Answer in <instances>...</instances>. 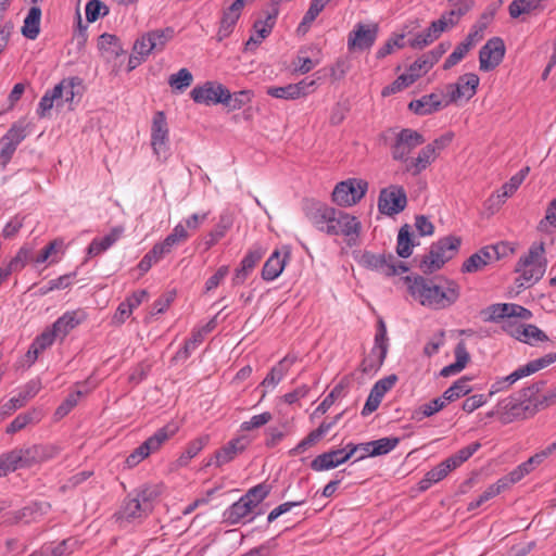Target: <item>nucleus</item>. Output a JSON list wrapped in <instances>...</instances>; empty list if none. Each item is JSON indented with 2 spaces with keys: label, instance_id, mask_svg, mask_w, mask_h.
I'll list each match as a JSON object with an SVG mask.
<instances>
[{
  "label": "nucleus",
  "instance_id": "obj_29",
  "mask_svg": "<svg viewBox=\"0 0 556 556\" xmlns=\"http://www.w3.org/2000/svg\"><path fill=\"white\" fill-rule=\"evenodd\" d=\"M40 20H41V9L37 5H33L22 26V35L30 40H35L40 33Z\"/></svg>",
  "mask_w": 556,
  "mask_h": 556
},
{
  "label": "nucleus",
  "instance_id": "obj_40",
  "mask_svg": "<svg viewBox=\"0 0 556 556\" xmlns=\"http://www.w3.org/2000/svg\"><path fill=\"white\" fill-rule=\"evenodd\" d=\"M544 460L542 458V455L539 453H535L532 455L528 460L517 466L514 470L509 472L511 476V479L517 483L519 482L525 476L529 475L535 466L542 464Z\"/></svg>",
  "mask_w": 556,
  "mask_h": 556
},
{
  "label": "nucleus",
  "instance_id": "obj_62",
  "mask_svg": "<svg viewBox=\"0 0 556 556\" xmlns=\"http://www.w3.org/2000/svg\"><path fill=\"white\" fill-rule=\"evenodd\" d=\"M18 452L22 457L24 468H29L35 464L41 463L36 444L28 447L18 448Z\"/></svg>",
  "mask_w": 556,
  "mask_h": 556
},
{
  "label": "nucleus",
  "instance_id": "obj_34",
  "mask_svg": "<svg viewBox=\"0 0 556 556\" xmlns=\"http://www.w3.org/2000/svg\"><path fill=\"white\" fill-rule=\"evenodd\" d=\"M329 425H319L317 429L311 431L300 443L289 451L290 456H296L304 453L308 447L316 444L324 434L328 432Z\"/></svg>",
  "mask_w": 556,
  "mask_h": 556
},
{
  "label": "nucleus",
  "instance_id": "obj_54",
  "mask_svg": "<svg viewBox=\"0 0 556 556\" xmlns=\"http://www.w3.org/2000/svg\"><path fill=\"white\" fill-rule=\"evenodd\" d=\"M85 12L87 21L93 23L100 16H105L109 13V8L100 0H89Z\"/></svg>",
  "mask_w": 556,
  "mask_h": 556
},
{
  "label": "nucleus",
  "instance_id": "obj_32",
  "mask_svg": "<svg viewBox=\"0 0 556 556\" xmlns=\"http://www.w3.org/2000/svg\"><path fill=\"white\" fill-rule=\"evenodd\" d=\"M64 86L55 85L52 89L45 92L37 108L39 117H46L47 113L53 108L54 101L62 100Z\"/></svg>",
  "mask_w": 556,
  "mask_h": 556
},
{
  "label": "nucleus",
  "instance_id": "obj_17",
  "mask_svg": "<svg viewBox=\"0 0 556 556\" xmlns=\"http://www.w3.org/2000/svg\"><path fill=\"white\" fill-rule=\"evenodd\" d=\"M448 104V100L443 102L442 94L432 92L430 94L422 96L420 99L410 101L408 109L417 115H429L440 111Z\"/></svg>",
  "mask_w": 556,
  "mask_h": 556
},
{
  "label": "nucleus",
  "instance_id": "obj_13",
  "mask_svg": "<svg viewBox=\"0 0 556 556\" xmlns=\"http://www.w3.org/2000/svg\"><path fill=\"white\" fill-rule=\"evenodd\" d=\"M325 232L329 236H345L352 235L358 237L361 232V223L355 216H352L341 210L334 208L333 222H329L326 226Z\"/></svg>",
  "mask_w": 556,
  "mask_h": 556
},
{
  "label": "nucleus",
  "instance_id": "obj_39",
  "mask_svg": "<svg viewBox=\"0 0 556 556\" xmlns=\"http://www.w3.org/2000/svg\"><path fill=\"white\" fill-rule=\"evenodd\" d=\"M480 447H481V444L479 442H473V443L460 448L458 452H456L452 456L447 457L445 460L450 465V467L454 470L457 467H459L463 463L468 460Z\"/></svg>",
  "mask_w": 556,
  "mask_h": 556
},
{
  "label": "nucleus",
  "instance_id": "obj_19",
  "mask_svg": "<svg viewBox=\"0 0 556 556\" xmlns=\"http://www.w3.org/2000/svg\"><path fill=\"white\" fill-rule=\"evenodd\" d=\"M98 48L106 62H115L126 53L121 39L112 34L104 33L98 39Z\"/></svg>",
  "mask_w": 556,
  "mask_h": 556
},
{
  "label": "nucleus",
  "instance_id": "obj_6",
  "mask_svg": "<svg viewBox=\"0 0 556 556\" xmlns=\"http://www.w3.org/2000/svg\"><path fill=\"white\" fill-rule=\"evenodd\" d=\"M389 132L394 134V140L390 147L391 155L394 161L405 163L409 153L426 141L425 137L419 131L410 128H403L397 132H395V129H389Z\"/></svg>",
  "mask_w": 556,
  "mask_h": 556
},
{
  "label": "nucleus",
  "instance_id": "obj_14",
  "mask_svg": "<svg viewBox=\"0 0 556 556\" xmlns=\"http://www.w3.org/2000/svg\"><path fill=\"white\" fill-rule=\"evenodd\" d=\"M478 86L479 76L477 74L467 73L459 76L457 83L446 86L450 97L448 102L455 103L462 98L471 99L476 94Z\"/></svg>",
  "mask_w": 556,
  "mask_h": 556
},
{
  "label": "nucleus",
  "instance_id": "obj_24",
  "mask_svg": "<svg viewBox=\"0 0 556 556\" xmlns=\"http://www.w3.org/2000/svg\"><path fill=\"white\" fill-rule=\"evenodd\" d=\"M346 463L343 457V451L340 448L330 450L318 456L311 462V468L314 471H323L336 468Z\"/></svg>",
  "mask_w": 556,
  "mask_h": 556
},
{
  "label": "nucleus",
  "instance_id": "obj_28",
  "mask_svg": "<svg viewBox=\"0 0 556 556\" xmlns=\"http://www.w3.org/2000/svg\"><path fill=\"white\" fill-rule=\"evenodd\" d=\"M253 510L254 508L250 502H248L244 496H241L239 501L225 510L224 521L229 525H237L249 514L253 513Z\"/></svg>",
  "mask_w": 556,
  "mask_h": 556
},
{
  "label": "nucleus",
  "instance_id": "obj_21",
  "mask_svg": "<svg viewBox=\"0 0 556 556\" xmlns=\"http://www.w3.org/2000/svg\"><path fill=\"white\" fill-rule=\"evenodd\" d=\"M86 318L83 311H72L64 313L53 324L52 329L61 339L65 338L71 330L80 325Z\"/></svg>",
  "mask_w": 556,
  "mask_h": 556
},
{
  "label": "nucleus",
  "instance_id": "obj_22",
  "mask_svg": "<svg viewBox=\"0 0 556 556\" xmlns=\"http://www.w3.org/2000/svg\"><path fill=\"white\" fill-rule=\"evenodd\" d=\"M290 258V250L286 248L285 254L281 257L280 252L276 250L265 262L262 269V278L266 281H271L280 276L287 260Z\"/></svg>",
  "mask_w": 556,
  "mask_h": 556
},
{
  "label": "nucleus",
  "instance_id": "obj_52",
  "mask_svg": "<svg viewBox=\"0 0 556 556\" xmlns=\"http://www.w3.org/2000/svg\"><path fill=\"white\" fill-rule=\"evenodd\" d=\"M539 4L540 0H514L508 7L509 15L513 18H517L521 14L530 13Z\"/></svg>",
  "mask_w": 556,
  "mask_h": 556
},
{
  "label": "nucleus",
  "instance_id": "obj_35",
  "mask_svg": "<svg viewBox=\"0 0 556 556\" xmlns=\"http://www.w3.org/2000/svg\"><path fill=\"white\" fill-rule=\"evenodd\" d=\"M20 468H24L18 448L0 455V477H5Z\"/></svg>",
  "mask_w": 556,
  "mask_h": 556
},
{
  "label": "nucleus",
  "instance_id": "obj_47",
  "mask_svg": "<svg viewBox=\"0 0 556 556\" xmlns=\"http://www.w3.org/2000/svg\"><path fill=\"white\" fill-rule=\"evenodd\" d=\"M250 100V91L242 90L239 92L231 93L229 89H227L223 105L228 108L230 111H235L241 109Z\"/></svg>",
  "mask_w": 556,
  "mask_h": 556
},
{
  "label": "nucleus",
  "instance_id": "obj_8",
  "mask_svg": "<svg viewBox=\"0 0 556 556\" xmlns=\"http://www.w3.org/2000/svg\"><path fill=\"white\" fill-rule=\"evenodd\" d=\"M367 189L366 180L350 178L337 184L332 191V201L340 206H352L365 197Z\"/></svg>",
  "mask_w": 556,
  "mask_h": 556
},
{
  "label": "nucleus",
  "instance_id": "obj_18",
  "mask_svg": "<svg viewBox=\"0 0 556 556\" xmlns=\"http://www.w3.org/2000/svg\"><path fill=\"white\" fill-rule=\"evenodd\" d=\"M437 155L434 144H427L416 157L407 159L404 170L412 176H417L437 159Z\"/></svg>",
  "mask_w": 556,
  "mask_h": 556
},
{
  "label": "nucleus",
  "instance_id": "obj_15",
  "mask_svg": "<svg viewBox=\"0 0 556 556\" xmlns=\"http://www.w3.org/2000/svg\"><path fill=\"white\" fill-rule=\"evenodd\" d=\"M359 264L367 269L380 271L387 277L396 275L395 256L391 253L375 254L365 251L361 256Z\"/></svg>",
  "mask_w": 556,
  "mask_h": 556
},
{
  "label": "nucleus",
  "instance_id": "obj_46",
  "mask_svg": "<svg viewBox=\"0 0 556 556\" xmlns=\"http://www.w3.org/2000/svg\"><path fill=\"white\" fill-rule=\"evenodd\" d=\"M446 405V402L443 400V397H435L431 400L430 402L420 405L414 413V418L417 420H421L425 417H430L434 415L435 413L443 409Z\"/></svg>",
  "mask_w": 556,
  "mask_h": 556
},
{
  "label": "nucleus",
  "instance_id": "obj_31",
  "mask_svg": "<svg viewBox=\"0 0 556 556\" xmlns=\"http://www.w3.org/2000/svg\"><path fill=\"white\" fill-rule=\"evenodd\" d=\"M244 450V444L242 443V439L237 438L229 441L225 446L216 451L215 453V464L217 467H220L229 462H231L238 453Z\"/></svg>",
  "mask_w": 556,
  "mask_h": 556
},
{
  "label": "nucleus",
  "instance_id": "obj_9",
  "mask_svg": "<svg viewBox=\"0 0 556 556\" xmlns=\"http://www.w3.org/2000/svg\"><path fill=\"white\" fill-rule=\"evenodd\" d=\"M407 205L406 191L402 186L390 185L381 189L378 198V210L387 216H394L405 210Z\"/></svg>",
  "mask_w": 556,
  "mask_h": 556
},
{
  "label": "nucleus",
  "instance_id": "obj_51",
  "mask_svg": "<svg viewBox=\"0 0 556 556\" xmlns=\"http://www.w3.org/2000/svg\"><path fill=\"white\" fill-rule=\"evenodd\" d=\"M264 18H258L253 24V29L260 38H266L270 35L276 24V13H265Z\"/></svg>",
  "mask_w": 556,
  "mask_h": 556
},
{
  "label": "nucleus",
  "instance_id": "obj_38",
  "mask_svg": "<svg viewBox=\"0 0 556 556\" xmlns=\"http://www.w3.org/2000/svg\"><path fill=\"white\" fill-rule=\"evenodd\" d=\"M207 214H193L186 220V226L182 224L176 225L175 236H176V242L185 241L189 237V230H197L200 226V224L206 219Z\"/></svg>",
  "mask_w": 556,
  "mask_h": 556
},
{
  "label": "nucleus",
  "instance_id": "obj_55",
  "mask_svg": "<svg viewBox=\"0 0 556 556\" xmlns=\"http://www.w3.org/2000/svg\"><path fill=\"white\" fill-rule=\"evenodd\" d=\"M345 387H346V383L344 382V380L340 381L330 391V393L323 400V402L316 408V413L325 414L333 405L336 400L342 395Z\"/></svg>",
  "mask_w": 556,
  "mask_h": 556
},
{
  "label": "nucleus",
  "instance_id": "obj_25",
  "mask_svg": "<svg viewBox=\"0 0 556 556\" xmlns=\"http://www.w3.org/2000/svg\"><path fill=\"white\" fill-rule=\"evenodd\" d=\"M264 255V250L262 248H256L248 252V254L241 261L240 267L236 269V274L233 277V283L240 285L243 283L247 279L248 275L252 271V269L256 266V264L262 260Z\"/></svg>",
  "mask_w": 556,
  "mask_h": 556
},
{
  "label": "nucleus",
  "instance_id": "obj_63",
  "mask_svg": "<svg viewBox=\"0 0 556 556\" xmlns=\"http://www.w3.org/2000/svg\"><path fill=\"white\" fill-rule=\"evenodd\" d=\"M432 68L431 63L428 61V59L422 54L419 56L413 64L409 65L408 72L412 75H415L414 77L416 79L420 78L425 74H427Z\"/></svg>",
  "mask_w": 556,
  "mask_h": 556
},
{
  "label": "nucleus",
  "instance_id": "obj_42",
  "mask_svg": "<svg viewBox=\"0 0 556 556\" xmlns=\"http://www.w3.org/2000/svg\"><path fill=\"white\" fill-rule=\"evenodd\" d=\"M210 441L207 434L201 435L195 440L191 441L186 451L179 456L178 463L180 466H185L188 462L193 458Z\"/></svg>",
  "mask_w": 556,
  "mask_h": 556
},
{
  "label": "nucleus",
  "instance_id": "obj_23",
  "mask_svg": "<svg viewBox=\"0 0 556 556\" xmlns=\"http://www.w3.org/2000/svg\"><path fill=\"white\" fill-rule=\"evenodd\" d=\"M124 231L125 228L118 225L113 227L103 238H94L88 245L87 254L89 256H97L106 251L123 236Z\"/></svg>",
  "mask_w": 556,
  "mask_h": 556
},
{
  "label": "nucleus",
  "instance_id": "obj_12",
  "mask_svg": "<svg viewBox=\"0 0 556 556\" xmlns=\"http://www.w3.org/2000/svg\"><path fill=\"white\" fill-rule=\"evenodd\" d=\"M227 88L214 80L205 81L201 86H195L191 92V99L199 104L216 105L223 104Z\"/></svg>",
  "mask_w": 556,
  "mask_h": 556
},
{
  "label": "nucleus",
  "instance_id": "obj_37",
  "mask_svg": "<svg viewBox=\"0 0 556 556\" xmlns=\"http://www.w3.org/2000/svg\"><path fill=\"white\" fill-rule=\"evenodd\" d=\"M509 303L492 304L481 311L484 321L498 323L508 318Z\"/></svg>",
  "mask_w": 556,
  "mask_h": 556
},
{
  "label": "nucleus",
  "instance_id": "obj_57",
  "mask_svg": "<svg viewBox=\"0 0 556 556\" xmlns=\"http://www.w3.org/2000/svg\"><path fill=\"white\" fill-rule=\"evenodd\" d=\"M556 362V352L546 354L540 358L533 359L528 364L523 365L528 376L552 365Z\"/></svg>",
  "mask_w": 556,
  "mask_h": 556
},
{
  "label": "nucleus",
  "instance_id": "obj_3",
  "mask_svg": "<svg viewBox=\"0 0 556 556\" xmlns=\"http://www.w3.org/2000/svg\"><path fill=\"white\" fill-rule=\"evenodd\" d=\"M460 244L462 238L452 235L433 242L430 247L429 253L420 261V270L424 274L429 275L441 269L446 262L455 256Z\"/></svg>",
  "mask_w": 556,
  "mask_h": 556
},
{
  "label": "nucleus",
  "instance_id": "obj_16",
  "mask_svg": "<svg viewBox=\"0 0 556 556\" xmlns=\"http://www.w3.org/2000/svg\"><path fill=\"white\" fill-rule=\"evenodd\" d=\"M378 26L374 25L371 28L366 29L365 25L357 24L356 28L350 33L348 39L349 50H367L369 49L377 38Z\"/></svg>",
  "mask_w": 556,
  "mask_h": 556
},
{
  "label": "nucleus",
  "instance_id": "obj_7",
  "mask_svg": "<svg viewBox=\"0 0 556 556\" xmlns=\"http://www.w3.org/2000/svg\"><path fill=\"white\" fill-rule=\"evenodd\" d=\"M174 434L170 425L160 428L153 435L136 447L126 458L125 464L128 468H134L146 459L150 454L155 453Z\"/></svg>",
  "mask_w": 556,
  "mask_h": 556
},
{
  "label": "nucleus",
  "instance_id": "obj_10",
  "mask_svg": "<svg viewBox=\"0 0 556 556\" xmlns=\"http://www.w3.org/2000/svg\"><path fill=\"white\" fill-rule=\"evenodd\" d=\"M169 129L164 112L157 111L152 119L151 125V146L159 159L167 160L168 157V138Z\"/></svg>",
  "mask_w": 556,
  "mask_h": 556
},
{
  "label": "nucleus",
  "instance_id": "obj_50",
  "mask_svg": "<svg viewBox=\"0 0 556 556\" xmlns=\"http://www.w3.org/2000/svg\"><path fill=\"white\" fill-rule=\"evenodd\" d=\"M386 357H387V355H386L384 349H382V351L376 352V353H374V349H372L370 354L362 361V364H361L362 371L364 374H369L372 370H375V371L378 370L382 366Z\"/></svg>",
  "mask_w": 556,
  "mask_h": 556
},
{
  "label": "nucleus",
  "instance_id": "obj_56",
  "mask_svg": "<svg viewBox=\"0 0 556 556\" xmlns=\"http://www.w3.org/2000/svg\"><path fill=\"white\" fill-rule=\"evenodd\" d=\"M503 0H497L490 3L484 12L480 15L479 20L475 23L476 28L485 30L489 24L493 21L496 12L502 7Z\"/></svg>",
  "mask_w": 556,
  "mask_h": 556
},
{
  "label": "nucleus",
  "instance_id": "obj_33",
  "mask_svg": "<svg viewBox=\"0 0 556 556\" xmlns=\"http://www.w3.org/2000/svg\"><path fill=\"white\" fill-rule=\"evenodd\" d=\"M415 243L413 240V232L408 224L403 225L397 235L396 253L400 257L407 258L413 253Z\"/></svg>",
  "mask_w": 556,
  "mask_h": 556
},
{
  "label": "nucleus",
  "instance_id": "obj_58",
  "mask_svg": "<svg viewBox=\"0 0 556 556\" xmlns=\"http://www.w3.org/2000/svg\"><path fill=\"white\" fill-rule=\"evenodd\" d=\"M81 395L83 392L79 390L70 393L62 402V404L56 408L55 416L59 418L66 416L77 405Z\"/></svg>",
  "mask_w": 556,
  "mask_h": 556
},
{
  "label": "nucleus",
  "instance_id": "obj_43",
  "mask_svg": "<svg viewBox=\"0 0 556 556\" xmlns=\"http://www.w3.org/2000/svg\"><path fill=\"white\" fill-rule=\"evenodd\" d=\"M75 544V540L65 539L58 544H45L41 548L45 556H64L73 552Z\"/></svg>",
  "mask_w": 556,
  "mask_h": 556
},
{
  "label": "nucleus",
  "instance_id": "obj_44",
  "mask_svg": "<svg viewBox=\"0 0 556 556\" xmlns=\"http://www.w3.org/2000/svg\"><path fill=\"white\" fill-rule=\"evenodd\" d=\"M399 443L400 438L397 437L381 438L378 440L369 441V444L372 445V448L370 451L371 457L388 454L393 448H395Z\"/></svg>",
  "mask_w": 556,
  "mask_h": 556
},
{
  "label": "nucleus",
  "instance_id": "obj_64",
  "mask_svg": "<svg viewBox=\"0 0 556 556\" xmlns=\"http://www.w3.org/2000/svg\"><path fill=\"white\" fill-rule=\"evenodd\" d=\"M484 267L481 255L476 252L463 263L460 270L464 274H472L482 270Z\"/></svg>",
  "mask_w": 556,
  "mask_h": 556
},
{
  "label": "nucleus",
  "instance_id": "obj_26",
  "mask_svg": "<svg viewBox=\"0 0 556 556\" xmlns=\"http://www.w3.org/2000/svg\"><path fill=\"white\" fill-rule=\"evenodd\" d=\"M151 42L152 41L149 36V33L144 34L135 41L132 47V53L128 60L129 72L135 70L138 65H140L147 55H149L151 52H154V50L150 49L149 47Z\"/></svg>",
  "mask_w": 556,
  "mask_h": 556
},
{
  "label": "nucleus",
  "instance_id": "obj_49",
  "mask_svg": "<svg viewBox=\"0 0 556 556\" xmlns=\"http://www.w3.org/2000/svg\"><path fill=\"white\" fill-rule=\"evenodd\" d=\"M271 486L266 483H260L251 488L243 496L250 502L253 508H256L270 493Z\"/></svg>",
  "mask_w": 556,
  "mask_h": 556
},
{
  "label": "nucleus",
  "instance_id": "obj_11",
  "mask_svg": "<svg viewBox=\"0 0 556 556\" xmlns=\"http://www.w3.org/2000/svg\"><path fill=\"white\" fill-rule=\"evenodd\" d=\"M505 42L501 37L490 38L479 51V68L482 72L495 70L504 60Z\"/></svg>",
  "mask_w": 556,
  "mask_h": 556
},
{
  "label": "nucleus",
  "instance_id": "obj_60",
  "mask_svg": "<svg viewBox=\"0 0 556 556\" xmlns=\"http://www.w3.org/2000/svg\"><path fill=\"white\" fill-rule=\"evenodd\" d=\"M26 127L22 123H14L3 136V138L13 143L15 147H18V144L26 138Z\"/></svg>",
  "mask_w": 556,
  "mask_h": 556
},
{
  "label": "nucleus",
  "instance_id": "obj_59",
  "mask_svg": "<svg viewBox=\"0 0 556 556\" xmlns=\"http://www.w3.org/2000/svg\"><path fill=\"white\" fill-rule=\"evenodd\" d=\"M468 45H463L462 42L456 46L454 51L445 59L443 63V70L447 71L458 64L465 55L469 52Z\"/></svg>",
  "mask_w": 556,
  "mask_h": 556
},
{
  "label": "nucleus",
  "instance_id": "obj_20",
  "mask_svg": "<svg viewBox=\"0 0 556 556\" xmlns=\"http://www.w3.org/2000/svg\"><path fill=\"white\" fill-rule=\"evenodd\" d=\"M445 17L431 22L430 26L409 40L413 49H422L432 43L446 29Z\"/></svg>",
  "mask_w": 556,
  "mask_h": 556
},
{
  "label": "nucleus",
  "instance_id": "obj_27",
  "mask_svg": "<svg viewBox=\"0 0 556 556\" xmlns=\"http://www.w3.org/2000/svg\"><path fill=\"white\" fill-rule=\"evenodd\" d=\"M308 216L318 230L325 232L329 222H333L334 207L317 202L311 208Z\"/></svg>",
  "mask_w": 556,
  "mask_h": 556
},
{
  "label": "nucleus",
  "instance_id": "obj_61",
  "mask_svg": "<svg viewBox=\"0 0 556 556\" xmlns=\"http://www.w3.org/2000/svg\"><path fill=\"white\" fill-rule=\"evenodd\" d=\"M173 247L174 232L169 233L162 243L155 244L148 254L151 255L156 263L165 253H169Z\"/></svg>",
  "mask_w": 556,
  "mask_h": 556
},
{
  "label": "nucleus",
  "instance_id": "obj_53",
  "mask_svg": "<svg viewBox=\"0 0 556 556\" xmlns=\"http://www.w3.org/2000/svg\"><path fill=\"white\" fill-rule=\"evenodd\" d=\"M520 333H522V340L520 341L528 344H533L534 342H544L548 340V337L545 334V332L532 324L525 325Z\"/></svg>",
  "mask_w": 556,
  "mask_h": 556
},
{
  "label": "nucleus",
  "instance_id": "obj_4",
  "mask_svg": "<svg viewBox=\"0 0 556 556\" xmlns=\"http://www.w3.org/2000/svg\"><path fill=\"white\" fill-rule=\"evenodd\" d=\"M497 407L500 420L504 425L510 424L515 419L531 417L541 409L539 402L529 401V397H523L520 391L501 401Z\"/></svg>",
  "mask_w": 556,
  "mask_h": 556
},
{
  "label": "nucleus",
  "instance_id": "obj_36",
  "mask_svg": "<svg viewBox=\"0 0 556 556\" xmlns=\"http://www.w3.org/2000/svg\"><path fill=\"white\" fill-rule=\"evenodd\" d=\"M471 379L469 377H462L456 380L448 389L443 392V400L445 402H454L462 396H465L471 392V387L469 386V381Z\"/></svg>",
  "mask_w": 556,
  "mask_h": 556
},
{
  "label": "nucleus",
  "instance_id": "obj_48",
  "mask_svg": "<svg viewBox=\"0 0 556 556\" xmlns=\"http://www.w3.org/2000/svg\"><path fill=\"white\" fill-rule=\"evenodd\" d=\"M240 15L241 14L238 13L237 11H231L230 7H228L227 9L224 10L223 16L220 20L219 30H218V35H219L220 39L224 37H227L231 34Z\"/></svg>",
  "mask_w": 556,
  "mask_h": 556
},
{
  "label": "nucleus",
  "instance_id": "obj_30",
  "mask_svg": "<svg viewBox=\"0 0 556 556\" xmlns=\"http://www.w3.org/2000/svg\"><path fill=\"white\" fill-rule=\"evenodd\" d=\"M453 469L450 467V465L446 463V460L441 462L438 466L429 470L425 477L419 481L418 489L420 492H425L434 483L440 482L443 480L448 472H451Z\"/></svg>",
  "mask_w": 556,
  "mask_h": 556
},
{
  "label": "nucleus",
  "instance_id": "obj_1",
  "mask_svg": "<svg viewBox=\"0 0 556 556\" xmlns=\"http://www.w3.org/2000/svg\"><path fill=\"white\" fill-rule=\"evenodd\" d=\"M409 294L424 306L443 309L453 305L460 295V287L454 281L443 277L434 279L420 275L403 278Z\"/></svg>",
  "mask_w": 556,
  "mask_h": 556
},
{
  "label": "nucleus",
  "instance_id": "obj_45",
  "mask_svg": "<svg viewBox=\"0 0 556 556\" xmlns=\"http://www.w3.org/2000/svg\"><path fill=\"white\" fill-rule=\"evenodd\" d=\"M31 249L27 247H22L16 255L11 258V261L3 266L8 273L11 275L13 271H20L22 270L28 261L31 258Z\"/></svg>",
  "mask_w": 556,
  "mask_h": 556
},
{
  "label": "nucleus",
  "instance_id": "obj_41",
  "mask_svg": "<svg viewBox=\"0 0 556 556\" xmlns=\"http://www.w3.org/2000/svg\"><path fill=\"white\" fill-rule=\"evenodd\" d=\"M149 36L151 38L150 49H153L154 52H160L164 49L166 43L174 38V30L170 27H166L164 29H155L149 31Z\"/></svg>",
  "mask_w": 556,
  "mask_h": 556
},
{
  "label": "nucleus",
  "instance_id": "obj_2",
  "mask_svg": "<svg viewBox=\"0 0 556 556\" xmlns=\"http://www.w3.org/2000/svg\"><path fill=\"white\" fill-rule=\"evenodd\" d=\"M544 242H534L526 255H522L516 264L515 271L520 273L515 283L518 288H528L541 280L546 271L547 260L544 256Z\"/></svg>",
  "mask_w": 556,
  "mask_h": 556
},
{
  "label": "nucleus",
  "instance_id": "obj_5",
  "mask_svg": "<svg viewBox=\"0 0 556 556\" xmlns=\"http://www.w3.org/2000/svg\"><path fill=\"white\" fill-rule=\"evenodd\" d=\"M151 495L148 489L128 494L115 517L121 522H134L141 520L152 510Z\"/></svg>",
  "mask_w": 556,
  "mask_h": 556
}]
</instances>
